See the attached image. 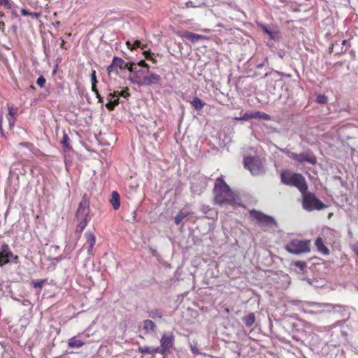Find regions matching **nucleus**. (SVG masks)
I'll use <instances>...</instances> for the list:
<instances>
[{
	"label": "nucleus",
	"mask_w": 358,
	"mask_h": 358,
	"mask_svg": "<svg viewBox=\"0 0 358 358\" xmlns=\"http://www.w3.org/2000/svg\"><path fill=\"white\" fill-rule=\"evenodd\" d=\"M215 202L217 204H229L233 206L242 205L241 198L232 192L229 185L221 178H217L214 186Z\"/></svg>",
	"instance_id": "1"
},
{
	"label": "nucleus",
	"mask_w": 358,
	"mask_h": 358,
	"mask_svg": "<svg viewBox=\"0 0 358 358\" xmlns=\"http://www.w3.org/2000/svg\"><path fill=\"white\" fill-rule=\"evenodd\" d=\"M280 179L282 183L297 187L301 193L307 191L308 185L306 181L300 173L285 171L280 174Z\"/></svg>",
	"instance_id": "2"
},
{
	"label": "nucleus",
	"mask_w": 358,
	"mask_h": 358,
	"mask_svg": "<svg viewBox=\"0 0 358 358\" xmlns=\"http://www.w3.org/2000/svg\"><path fill=\"white\" fill-rule=\"evenodd\" d=\"M311 241L294 238L285 246V250L293 255H301L310 252Z\"/></svg>",
	"instance_id": "3"
},
{
	"label": "nucleus",
	"mask_w": 358,
	"mask_h": 358,
	"mask_svg": "<svg viewBox=\"0 0 358 358\" xmlns=\"http://www.w3.org/2000/svg\"><path fill=\"white\" fill-rule=\"evenodd\" d=\"M92 215L90 211V200L86 194H84L79 204L76 213V218L79 224H87L92 222Z\"/></svg>",
	"instance_id": "4"
},
{
	"label": "nucleus",
	"mask_w": 358,
	"mask_h": 358,
	"mask_svg": "<svg viewBox=\"0 0 358 358\" xmlns=\"http://www.w3.org/2000/svg\"><path fill=\"white\" fill-rule=\"evenodd\" d=\"M303 194V207L308 211L321 210L325 208V205L319 200L313 193L306 191Z\"/></svg>",
	"instance_id": "5"
},
{
	"label": "nucleus",
	"mask_w": 358,
	"mask_h": 358,
	"mask_svg": "<svg viewBox=\"0 0 358 358\" xmlns=\"http://www.w3.org/2000/svg\"><path fill=\"white\" fill-rule=\"evenodd\" d=\"M174 343V336L172 332H164L160 339V346L157 347L159 350V353L164 355L169 352L170 349L173 348Z\"/></svg>",
	"instance_id": "6"
},
{
	"label": "nucleus",
	"mask_w": 358,
	"mask_h": 358,
	"mask_svg": "<svg viewBox=\"0 0 358 358\" xmlns=\"http://www.w3.org/2000/svg\"><path fill=\"white\" fill-rule=\"evenodd\" d=\"M11 260L17 263L18 257L13 255L8 244L3 243L0 250V266H3L6 264L9 263Z\"/></svg>",
	"instance_id": "7"
},
{
	"label": "nucleus",
	"mask_w": 358,
	"mask_h": 358,
	"mask_svg": "<svg viewBox=\"0 0 358 358\" xmlns=\"http://www.w3.org/2000/svg\"><path fill=\"white\" fill-rule=\"evenodd\" d=\"M244 166L248 169L252 175H259L263 172L262 163L259 159L246 157L244 158Z\"/></svg>",
	"instance_id": "8"
},
{
	"label": "nucleus",
	"mask_w": 358,
	"mask_h": 358,
	"mask_svg": "<svg viewBox=\"0 0 358 358\" xmlns=\"http://www.w3.org/2000/svg\"><path fill=\"white\" fill-rule=\"evenodd\" d=\"M146 75L141 79L137 77L136 84L138 85H152L159 84L161 81V76L157 73H152L149 69H146Z\"/></svg>",
	"instance_id": "9"
},
{
	"label": "nucleus",
	"mask_w": 358,
	"mask_h": 358,
	"mask_svg": "<svg viewBox=\"0 0 358 358\" xmlns=\"http://www.w3.org/2000/svg\"><path fill=\"white\" fill-rule=\"evenodd\" d=\"M250 215L259 224H275L274 218L255 210H250Z\"/></svg>",
	"instance_id": "10"
},
{
	"label": "nucleus",
	"mask_w": 358,
	"mask_h": 358,
	"mask_svg": "<svg viewBox=\"0 0 358 358\" xmlns=\"http://www.w3.org/2000/svg\"><path fill=\"white\" fill-rule=\"evenodd\" d=\"M143 329L145 334L155 336L157 334V326L151 320H145L143 323Z\"/></svg>",
	"instance_id": "11"
},
{
	"label": "nucleus",
	"mask_w": 358,
	"mask_h": 358,
	"mask_svg": "<svg viewBox=\"0 0 358 358\" xmlns=\"http://www.w3.org/2000/svg\"><path fill=\"white\" fill-rule=\"evenodd\" d=\"M181 36L184 38L190 41L193 43H196L199 41L206 40L207 38V37L203 35H200L190 31L183 32L181 34Z\"/></svg>",
	"instance_id": "12"
},
{
	"label": "nucleus",
	"mask_w": 358,
	"mask_h": 358,
	"mask_svg": "<svg viewBox=\"0 0 358 358\" xmlns=\"http://www.w3.org/2000/svg\"><path fill=\"white\" fill-rule=\"evenodd\" d=\"M297 162L300 163L308 162L311 164H315L317 162V159L312 154L301 153L298 155Z\"/></svg>",
	"instance_id": "13"
},
{
	"label": "nucleus",
	"mask_w": 358,
	"mask_h": 358,
	"mask_svg": "<svg viewBox=\"0 0 358 358\" xmlns=\"http://www.w3.org/2000/svg\"><path fill=\"white\" fill-rule=\"evenodd\" d=\"M85 237L86 238V245H87V252L88 254H91L96 242L95 236L91 232H86Z\"/></svg>",
	"instance_id": "14"
},
{
	"label": "nucleus",
	"mask_w": 358,
	"mask_h": 358,
	"mask_svg": "<svg viewBox=\"0 0 358 358\" xmlns=\"http://www.w3.org/2000/svg\"><path fill=\"white\" fill-rule=\"evenodd\" d=\"M315 245L320 253L323 255H329V250L324 245V241L321 237L317 238L315 241Z\"/></svg>",
	"instance_id": "15"
},
{
	"label": "nucleus",
	"mask_w": 358,
	"mask_h": 358,
	"mask_svg": "<svg viewBox=\"0 0 358 358\" xmlns=\"http://www.w3.org/2000/svg\"><path fill=\"white\" fill-rule=\"evenodd\" d=\"M242 320L247 327H250L255 324L256 321V317L254 313H250L248 315L243 316L242 317Z\"/></svg>",
	"instance_id": "16"
},
{
	"label": "nucleus",
	"mask_w": 358,
	"mask_h": 358,
	"mask_svg": "<svg viewBox=\"0 0 358 358\" xmlns=\"http://www.w3.org/2000/svg\"><path fill=\"white\" fill-rule=\"evenodd\" d=\"M110 203L113 208L115 210L119 208L120 202V196L119 194L116 191H113L111 194V198L110 199Z\"/></svg>",
	"instance_id": "17"
},
{
	"label": "nucleus",
	"mask_w": 358,
	"mask_h": 358,
	"mask_svg": "<svg viewBox=\"0 0 358 358\" xmlns=\"http://www.w3.org/2000/svg\"><path fill=\"white\" fill-rule=\"evenodd\" d=\"M138 352L142 353V354H147V355H151V354H156L159 353V350L156 348H152L149 346H143L139 347L138 348Z\"/></svg>",
	"instance_id": "18"
},
{
	"label": "nucleus",
	"mask_w": 358,
	"mask_h": 358,
	"mask_svg": "<svg viewBox=\"0 0 358 358\" xmlns=\"http://www.w3.org/2000/svg\"><path fill=\"white\" fill-rule=\"evenodd\" d=\"M84 345V342L81 340L77 339L76 337H73L69 340L68 345L69 348H80Z\"/></svg>",
	"instance_id": "19"
},
{
	"label": "nucleus",
	"mask_w": 358,
	"mask_h": 358,
	"mask_svg": "<svg viewBox=\"0 0 358 358\" xmlns=\"http://www.w3.org/2000/svg\"><path fill=\"white\" fill-rule=\"evenodd\" d=\"M113 61V65H115L116 68H119L120 69H126L127 63L125 62L122 58L115 57Z\"/></svg>",
	"instance_id": "20"
},
{
	"label": "nucleus",
	"mask_w": 358,
	"mask_h": 358,
	"mask_svg": "<svg viewBox=\"0 0 358 358\" xmlns=\"http://www.w3.org/2000/svg\"><path fill=\"white\" fill-rule=\"evenodd\" d=\"M191 104L196 110H201L203 108L205 103L203 102L199 98L194 97L191 101Z\"/></svg>",
	"instance_id": "21"
},
{
	"label": "nucleus",
	"mask_w": 358,
	"mask_h": 358,
	"mask_svg": "<svg viewBox=\"0 0 358 358\" xmlns=\"http://www.w3.org/2000/svg\"><path fill=\"white\" fill-rule=\"evenodd\" d=\"M189 215V212L187 210H180L178 214L175 217V222L176 224H179L182 222Z\"/></svg>",
	"instance_id": "22"
},
{
	"label": "nucleus",
	"mask_w": 358,
	"mask_h": 358,
	"mask_svg": "<svg viewBox=\"0 0 358 358\" xmlns=\"http://www.w3.org/2000/svg\"><path fill=\"white\" fill-rule=\"evenodd\" d=\"M147 73H146L145 69H136L135 74L134 75V76L132 78H130V80L133 83L136 84V79H138L137 77H139V78H141L140 79H141Z\"/></svg>",
	"instance_id": "23"
},
{
	"label": "nucleus",
	"mask_w": 358,
	"mask_h": 358,
	"mask_svg": "<svg viewBox=\"0 0 358 358\" xmlns=\"http://www.w3.org/2000/svg\"><path fill=\"white\" fill-rule=\"evenodd\" d=\"M253 119H260L264 120H270L271 116L265 113L260 111H253Z\"/></svg>",
	"instance_id": "24"
},
{
	"label": "nucleus",
	"mask_w": 358,
	"mask_h": 358,
	"mask_svg": "<svg viewBox=\"0 0 358 358\" xmlns=\"http://www.w3.org/2000/svg\"><path fill=\"white\" fill-rule=\"evenodd\" d=\"M148 313V316L152 319L161 318L163 315L162 312L159 309H152Z\"/></svg>",
	"instance_id": "25"
},
{
	"label": "nucleus",
	"mask_w": 358,
	"mask_h": 358,
	"mask_svg": "<svg viewBox=\"0 0 358 358\" xmlns=\"http://www.w3.org/2000/svg\"><path fill=\"white\" fill-rule=\"evenodd\" d=\"M119 100L120 99L118 98V96L117 95V97H115L113 101H111L110 103H107L106 104V107L109 110H113L115 109V106H117L120 103Z\"/></svg>",
	"instance_id": "26"
},
{
	"label": "nucleus",
	"mask_w": 358,
	"mask_h": 358,
	"mask_svg": "<svg viewBox=\"0 0 358 358\" xmlns=\"http://www.w3.org/2000/svg\"><path fill=\"white\" fill-rule=\"evenodd\" d=\"M97 80H96V71L95 70H92V74H91V83H92V92H96L97 90L96 88V83H97Z\"/></svg>",
	"instance_id": "27"
},
{
	"label": "nucleus",
	"mask_w": 358,
	"mask_h": 358,
	"mask_svg": "<svg viewBox=\"0 0 358 358\" xmlns=\"http://www.w3.org/2000/svg\"><path fill=\"white\" fill-rule=\"evenodd\" d=\"M69 141L70 138L68 134L64 132L63 137L60 141L61 144L63 145L64 148H69L70 147Z\"/></svg>",
	"instance_id": "28"
},
{
	"label": "nucleus",
	"mask_w": 358,
	"mask_h": 358,
	"mask_svg": "<svg viewBox=\"0 0 358 358\" xmlns=\"http://www.w3.org/2000/svg\"><path fill=\"white\" fill-rule=\"evenodd\" d=\"M293 265L299 268L301 271H303L307 266L306 262L302 261H296L293 263Z\"/></svg>",
	"instance_id": "29"
},
{
	"label": "nucleus",
	"mask_w": 358,
	"mask_h": 358,
	"mask_svg": "<svg viewBox=\"0 0 358 358\" xmlns=\"http://www.w3.org/2000/svg\"><path fill=\"white\" fill-rule=\"evenodd\" d=\"M311 306H317V307H319V308H323V307H325V308H328V309L327 310V311H331V310L333 308V306L331 304H329V303H311Z\"/></svg>",
	"instance_id": "30"
},
{
	"label": "nucleus",
	"mask_w": 358,
	"mask_h": 358,
	"mask_svg": "<svg viewBox=\"0 0 358 358\" xmlns=\"http://www.w3.org/2000/svg\"><path fill=\"white\" fill-rule=\"evenodd\" d=\"M126 69H128L131 73H133L134 75L137 69L136 64L134 62L127 63V66Z\"/></svg>",
	"instance_id": "31"
},
{
	"label": "nucleus",
	"mask_w": 358,
	"mask_h": 358,
	"mask_svg": "<svg viewBox=\"0 0 358 358\" xmlns=\"http://www.w3.org/2000/svg\"><path fill=\"white\" fill-rule=\"evenodd\" d=\"M143 54L147 59L152 61L153 63H157L155 57H153V53L150 51H144Z\"/></svg>",
	"instance_id": "32"
},
{
	"label": "nucleus",
	"mask_w": 358,
	"mask_h": 358,
	"mask_svg": "<svg viewBox=\"0 0 358 358\" xmlns=\"http://www.w3.org/2000/svg\"><path fill=\"white\" fill-rule=\"evenodd\" d=\"M45 281V280H38L36 281H33L32 285H33L34 287H35V288L41 289Z\"/></svg>",
	"instance_id": "33"
},
{
	"label": "nucleus",
	"mask_w": 358,
	"mask_h": 358,
	"mask_svg": "<svg viewBox=\"0 0 358 358\" xmlns=\"http://www.w3.org/2000/svg\"><path fill=\"white\" fill-rule=\"evenodd\" d=\"M117 95L118 96V98L120 96H121V97H123V98H125V99L128 98L130 96L129 93L128 92V89L127 88L122 90L120 92H117Z\"/></svg>",
	"instance_id": "34"
},
{
	"label": "nucleus",
	"mask_w": 358,
	"mask_h": 358,
	"mask_svg": "<svg viewBox=\"0 0 358 358\" xmlns=\"http://www.w3.org/2000/svg\"><path fill=\"white\" fill-rule=\"evenodd\" d=\"M316 101L317 103L323 104V103H327V98L325 95L319 94L317 96Z\"/></svg>",
	"instance_id": "35"
},
{
	"label": "nucleus",
	"mask_w": 358,
	"mask_h": 358,
	"mask_svg": "<svg viewBox=\"0 0 358 358\" xmlns=\"http://www.w3.org/2000/svg\"><path fill=\"white\" fill-rule=\"evenodd\" d=\"M45 83L46 80L43 76H39L36 80V84L41 87H43Z\"/></svg>",
	"instance_id": "36"
},
{
	"label": "nucleus",
	"mask_w": 358,
	"mask_h": 358,
	"mask_svg": "<svg viewBox=\"0 0 358 358\" xmlns=\"http://www.w3.org/2000/svg\"><path fill=\"white\" fill-rule=\"evenodd\" d=\"M243 119H244V120H249L250 119H253V111L245 112L243 115Z\"/></svg>",
	"instance_id": "37"
},
{
	"label": "nucleus",
	"mask_w": 358,
	"mask_h": 358,
	"mask_svg": "<svg viewBox=\"0 0 358 358\" xmlns=\"http://www.w3.org/2000/svg\"><path fill=\"white\" fill-rule=\"evenodd\" d=\"M17 108L13 109V107L8 106V117H15L17 113Z\"/></svg>",
	"instance_id": "38"
},
{
	"label": "nucleus",
	"mask_w": 358,
	"mask_h": 358,
	"mask_svg": "<svg viewBox=\"0 0 358 358\" xmlns=\"http://www.w3.org/2000/svg\"><path fill=\"white\" fill-rule=\"evenodd\" d=\"M190 349H191L192 352L194 355H200L201 354L200 351L196 348V346L195 345H193L192 343H190Z\"/></svg>",
	"instance_id": "39"
},
{
	"label": "nucleus",
	"mask_w": 358,
	"mask_h": 358,
	"mask_svg": "<svg viewBox=\"0 0 358 358\" xmlns=\"http://www.w3.org/2000/svg\"><path fill=\"white\" fill-rule=\"evenodd\" d=\"M8 121L9 129H11L15 124V117H8Z\"/></svg>",
	"instance_id": "40"
},
{
	"label": "nucleus",
	"mask_w": 358,
	"mask_h": 358,
	"mask_svg": "<svg viewBox=\"0 0 358 358\" xmlns=\"http://www.w3.org/2000/svg\"><path fill=\"white\" fill-rule=\"evenodd\" d=\"M115 97H117V92H110L109 93L108 97H107V99H108V103H110L111 101H113Z\"/></svg>",
	"instance_id": "41"
},
{
	"label": "nucleus",
	"mask_w": 358,
	"mask_h": 358,
	"mask_svg": "<svg viewBox=\"0 0 358 358\" xmlns=\"http://www.w3.org/2000/svg\"><path fill=\"white\" fill-rule=\"evenodd\" d=\"M138 66H141L145 69H149V65L144 61V60H141L138 64H137Z\"/></svg>",
	"instance_id": "42"
},
{
	"label": "nucleus",
	"mask_w": 358,
	"mask_h": 358,
	"mask_svg": "<svg viewBox=\"0 0 358 358\" xmlns=\"http://www.w3.org/2000/svg\"><path fill=\"white\" fill-rule=\"evenodd\" d=\"M352 251L358 256V243H355L350 246Z\"/></svg>",
	"instance_id": "43"
},
{
	"label": "nucleus",
	"mask_w": 358,
	"mask_h": 358,
	"mask_svg": "<svg viewBox=\"0 0 358 358\" xmlns=\"http://www.w3.org/2000/svg\"><path fill=\"white\" fill-rule=\"evenodd\" d=\"M116 68L115 65H113V61H112V63L110 66H108V67L107 68V71H108V73L110 74V73H112L115 69Z\"/></svg>",
	"instance_id": "44"
},
{
	"label": "nucleus",
	"mask_w": 358,
	"mask_h": 358,
	"mask_svg": "<svg viewBox=\"0 0 358 358\" xmlns=\"http://www.w3.org/2000/svg\"><path fill=\"white\" fill-rule=\"evenodd\" d=\"M94 92V94L96 95V97L98 99V102L100 103H103V98L101 97V96L99 93V91L96 90V92Z\"/></svg>",
	"instance_id": "45"
},
{
	"label": "nucleus",
	"mask_w": 358,
	"mask_h": 358,
	"mask_svg": "<svg viewBox=\"0 0 358 358\" xmlns=\"http://www.w3.org/2000/svg\"><path fill=\"white\" fill-rule=\"evenodd\" d=\"M2 120H3L2 114L0 113V134H1L2 136H4V133H3V131L2 129Z\"/></svg>",
	"instance_id": "46"
},
{
	"label": "nucleus",
	"mask_w": 358,
	"mask_h": 358,
	"mask_svg": "<svg viewBox=\"0 0 358 358\" xmlns=\"http://www.w3.org/2000/svg\"><path fill=\"white\" fill-rule=\"evenodd\" d=\"M298 155L299 154H296L295 152H289V157H291L292 159H294L295 161H297V159H298Z\"/></svg>",
	"instance_id": "47"
},
{
	"label": "nucleus",
	"mask_w": 358,
	"mask_h": 358,
	"mask_svg": "<svg viewBox=\"0 0 358 358\" xmlns=\"http://www.w3.org/2000/svg\"><path fill=\"white\" fill-rule=\"evenodd\" d=\"M21 13L22 15L27 16V15H33L32 13L29 12L26 9H22Z\"/></svg>",
	"instance_id": "48"
},
{
	"label": "nucleus",
	"mask_w": 358,
	"mask_h": 358,
	"mask_svg": "<svg viewBox=\"0 0 358 358\" xmlns=\"http://www.w3.org/2000/svg\"><path fill=\"white\" fill-rule=\"evenodd\" d=\"M140 45H141V41L137 40V41H134V43L133 44V47H134V48L135 47H139Z\"/></svg>",
	"instance_id": "49"
},
{
	"label": "nucleus",
	"mask_w": 358,
	"mask_h": 358,
	"mask_svg": "<svg viewBox=\"0 0 358 358\" xmlns=\"http://www.w3.org/2000/svg\"><path fill=\"white\" fill-rule=\"evenodd\" d=\"M127 45L128 46V48H129L131 49H134V47H133V45H131L130 41H127Z\"/></svg>",
	"instance_id": "50"
},
{
	"label": "nucleus",
	"mask_w": 358,
	"mask_h": 358,
	"mask_svg": "<svg viewBox=\"0 0 358 358\" xmlns=\"http://www.w3.org/2000/svg\"><path fill=\"white\" fill-rule=\"evenodd\" d=\"M3 2L7 5V4H9V1L8 0H0V4L3 3Z\"/></svg>",
	"instance_id": "51"
},
{
	"label": "nucleus",
	"mask_w": 358,
	"mask_h": 358,
	"mask_svg": "<svg viewBox=\"0 0 358 358\" xmlns=\"http://www.w3.org/2000/svg\"><path fill=\"white\" fill-rule=\"evenodd\" d=\"M5 27V24L3 22L0 21V29H3Z\"/></svg>",
	"instance_id": "52"
},
{
	"label": "nucleus",
	"mask_w": 358,
	"mask_h": 358,
	"mask_svg": "<svg viewBox=\"0 0 358 358\" xmlns=\"http://www.w3.org/2000/svg\"><path fill=\"white\" fill-rule=\"evenodd\" d=\"M234 120H238V121L244 120V119H243V116H241V117H234Z\"/></svg>",
	"instance_id": "53"
},
{
	"label": "nucleus",
	"mask_w": 358,
	"mask_h": 358,
	"mask_svg": "<svg viewBox=\"0 0 358 358\" xmlns=\"http://www.w3.org/2000/svg\"><path fill=\"white\" fill-rule=\"evenodd\" d=\"M346 43H347V41H346V40H343V41H342V45H345V44H346Z\"/></svg>",
	"instance_id": "54"
},
{
	"label": "nucleus",
	"mask_w": 358,
	"mask_h": 358,
	"mask_svg": "<svg viewBox=\"0 0 358 358\" xmlns=\"http://www.w3.org/2000/svg\"><path fill=\"white\" fill-rule=\"evenodd\" d=\"M324 311H325L324 310H319V313H323V312H324Z\"/></svg>",
	"instance_id": "55"
},
{
	"label": "nucleus",
	"mask_w": 358,
	"mask_h": 358,
	"mask_svg": "<svg viewBox=\"0 0 358 358\" xmlns=\"http://www.w3.org/2000/svg\"><path fill=\"white\" fill-rule=\"evenodd\" d=\"M266 32L268 34H271V33L268 30H266Z\"/></svg>",
	"instance_id": "56"
},
{
	"label": "nucleus",
	"mask_w": 358,
	"mask_h": 358,
	"mask_svg": "<svg viewBox=\"0 0 358 358\" xmlns=\"http://www.w3.org/2000/svg\"><path fill=\"white\" fill-rule=\"evenodd\" d=\"M3 15V14L0 13V17H2Z\"/></svg>",
	"instance_id": "57"
},
{
	"label": "nucleus",
	"mask_w": 358,
	"mask_h": 358,
	"mask_svg": "<svg viewBox=\"0 0 358 358\" xmlns=\"http://www.w3.org/2000/svg\"><path fill=\"white\" fill-rule=\"evenodd\" d=\"M7 358H11V357H7Z\"/></svg>",
	"instance_id": "58"
}]
</instances>
